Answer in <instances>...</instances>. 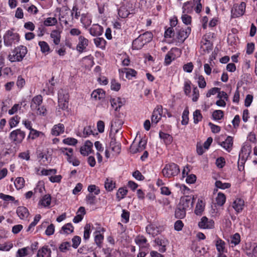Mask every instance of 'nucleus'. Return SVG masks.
<instances>
[{"instance_id": "60", "label": "nucleus", "mask_w": 257, "mask_h": 257, "mask_svg": "<svg viewBox=\"0 0 257 257\" xmlns=\"http://www.w3.org/2000/svg\"><path fill=\"white\" fill-rule=\"evenodd\" d=\"M130 213L126 210L122 209L121 217L122 221L125 223L128 222L130 220Z\"/></svg>"}, {"instance_id": "39", "label": "nucleus", "mask_w": 257, "mask_h": 257, "mask_svg": "<svg viewBox=\"0 0 257 257\" xmlns=\"http://www.w3.org/2000/svg\"><path fill=\"white\" fill-rule=\"evenodd\" d=\"M127 192L128 191L125 188L121 187L119 188L116 194V197L117 201H119L124 198Z\"/></svg>"}, {"instance_id": "37", "label": "nucleus", "mask_w": 257, "mask_h": 257, "mask_svg": "<svg viewBox=\"0 0 257 257\" xmlns=\"http://www.w3.org/2000/svg\"><path fill=\"white\" fill-rule=\"evenodd\" d=\"M69 94L66 90L61 89L58 92V100H69Z\"/></svg>"}, {"instance_id": "53", "label": "nucleus", "mask_w": 257, "mask_h": 257, "mask_svg": "<svg viewBox=\"0 0 257 257\" xmlns=\"http://www.w3.org/2000/svg\"><path fill=\"white\" fill-rule=\"evenodd\" d=\"M212 116L214 120H220L224 116V112L221 110H215L213 112Z\"/></svg>"}, {"instance_id": "49", "label": "nucleus", "mask_w": 257, "mask_h": 257, "mask_svg": "<svg viewBox=\"0 0 257 257\" xmlns=\"http://www.w3.org/2000/svg\"><path fill=\"white\" fill-rule=\"evenodd\" d=\"M203 116L200 110L196 109L193 112V122L195 124H197L202 119Z\"/></svg>"}, {"instance_id": "32", "label": "nucleus", "mask_w": 257, "mask_h": 257, "mask_svg": "<svg viewBox=\"0 0 257 257\" xmlns=\"http://www.w3.org/2000/svg\"><path fill=\"white\" fill-rule=\"evenodd\" d=\"M91 95L94 99L100 100L104 97L105 92L101 89H97L93 91Z\"/></svg>"}, {"instance_id": "57", "label": "nucleus", "mask_w": 257, "mask_h": 257, "mask_svg": "<svg viewBox=\"0 0 257 257\" xmlns=\"http://www.w3.org/2000/svg\"><path fill=\"white\" fill-rule=\"evenodd\" d=\"M91 233V225L90 224H86L84 227V231L83 234V238L84 240H87L90 237Z\"/></svg>"}, {"instance_id": "7", "label": "nucleus", "mask_w": 257, "mask_h": 257, "mask_svg": "<svg viewBox=\"0 0 257 257\" xmlns=\"http://www.w3.org/2000/svg\"><path fill=\"white\" fill-rule=\"evenodd\" d=\"M154 241L157 245L160 246L159 249L160 252L164 253L166 251V247L169 245V241L166 237L164 236L157 237L155 239Z\"/></svg>"}, {"instance_id": "3", "label": "nucleus", "mask_w": 257, "mask_h": 257, "mask_svg": "<svg viewBox=\"0 0 257 257\" xmlns=\"http://www.w3.org/2000/svg\"><path fill=\"white\" fill-rule=\"evenodd\" d=\"M20 40V36L17 33H13L10 30L7 31L4 36V44L6 46H11Z\"/></svg>"}, {"instance_id": "13", "label": "nucleus", "mask_w": 257, "mask_h": 257, "mask_svg": "<svg viewBox=\"0 0 257 257\" xmlns=\"http://www.w3.org/2000/svg\"><path fill=\"white\" fill-rule=\"evenodd\" d=\"M93 144L90 141L85 142V144L80 149V152L84 156H88L90 153L93 152Z\"/></svg>"}, {"instance_id": "52", "label": "nucleus", "mask_w": 257, "mask_h": 257, "mask_svg": "<svg viewBox=\"0 0 257 257\" xmlns=\"http://www.w3.org/2000/svg\"><path fill=\"white\" fill-rule=\"evenodd\" d=\"M38 44L43 53L50 52V47L47 42L45 41H39Z\"/></svg>"}, {"instance_id": "48", "label": "nucleus", "mask_w": 257, "mask_h": 257, "mask_svg": "<svg viewBox=\"0 0 257 257\" xmlns=\"http://www.w3.org/2000/svg\"><path fill=\"white\" fill-rule=\"evenodd\" d=\"M240 242V235L238 233H235L230 236V243L234 246L238 245Z\"/></svg>"}, {"instance_id": "10", "label": "nucleus", "mask_w": 257, "mask_h": 257, "mask_svg": "<svg viewBox=\"0 0 257 257\" xmlns=\"http://www.w3.org/2000/svg\"><path fill=\"white\" fill-rule=\"evenodd\" d=\"M198 226L200 228L212 229L214 227V222L212 219H209L206 216H203L199 222Z\"/></svg>"}, {"instance_id": "11", "label": "nucleus", "mask_w": 257, "mask_h": 257, "mask_svg": "<svg viewBox=\"0 0 257 257\" xmlns=\"http://www.w3.org/2000/svg\"><path fill=\"white\" fill-rule=\"evenodd\" d=\"M216 249L218 252L217 257L222 256V254L224 252H227V249L226 248V243L221 238L217 237V239L215 240V243Z\"/></svg>"}, {"instance_id": "9", "label": "nucleus", "mask_w": 257, "mask_h": 257, "mask_svg": "<svg viewBox=\"0 0 257 257\" xmlns=\"http://www.w3.org/2000/svg\"><path fill=\"white\" fill-rule=\"evenodd\" d=\"M163 114V106L158 105L154 109L151 117L152 123L157 124L161 119Z\"/></svg>"}, {"instance_id": "28", "label": "nucleus", "mask_w": 257, "mask_h": 257, "mask_svg": "<svg viewBox=\"0 0 257 257\" xmlns=\"http://www.w3.org/2000/svg\"><path fill=\"white\" fill-rule=\"evenodd\" d=\"M159 137L161 139L163 140L164 143L166 145L171 144L173 141V137L169 134L160 132Z\"/></svg>"}, {"instance_id": "58", "label": "nucleus", "mask_w": 257, "mask_h": 257, "mask_svg": "<svg viewBox=\"0 0 257 257\" xmlns=\"http://www.w3.org/2000/svg\"><path fill=\"white\" fill-rule=\"evenodd\" d=\"M87 190L89 193H92L94 192V195H98L100 192L99 187L96 186L95 185H89Z\"/></svg>"}, {"instance_id": "20", "label": "nucleus", "mask_w": 257, "mask_h": 257, "mask_svg": "<svg viewBox=\"0 0 257 257\" xmlns=\"http://www.w3.org/2000/svg\"><path fill=\"white\" fill-rule=\"evenodd\" d=\"M37 257H51V250L48 247V246L45 245L39 249L37 254Z\"/></svg>"}, {"instance_id": "46", "label": "nucleus", "mask_w": 257, "mask_h": 257, "mask_svg": "<svg viewBox=\"0 0 257 257\" xmlns=\"http://www.w3.org/2000/svg\"><path fill=\"white\" fill-rule=\"evenodd\" d=\"M202 44L201 46V48L203 49V51H209L212 49V45L210 41L205 39L201 42Z\"/></svg>"}, {"instance_id": "2", "label": "nucleus", "mask_w": 257, "mask_h": 257, "mask_svg": "<svg viewBox=\"0 0 257 257\" xmlns=\"http://www.w3.org/2000/svg\"><path fill=\"white\" fill-rule=\"evenodd\" d=\"M162 172L165 177L169 178L177 176L180 172V169L178 165L171 163L165 166Z\"/></svg>"}, {"instance_id": "12", "label": "nucleus", "mask_w": 257, "mask_h": 257, "mask_svg": "<svg viewBox=\"0 0 257 257\" xmlns=\"http://www.w3.org/2000/svg\"><path fill=\"white\" fill-rule=\"evenodd\" d=\"M135 242L140 248H148L149 244L146 237L143 235H138L135 238Z\"/></svg>"}, {"instance_id": "34", "label": "nucleus", "mask_w": 257, "mask_h": 257, "mask_svg": "<svg viewBox=\"0 0 257 257\" xmlns=\"http://www.w3.org/2000/svg\"><path fill=\"white\" fill-rule=\"evenodd\" d=\"M104 187L107 191L110 192L115 187V182L113 181L112 178H106Z\"/></svg>"}, {"instance_id": "54", "label": "nucleus", "mask_w": 257, "mask_h": 257, "mask_svg": "<svg viewBox=\"0 0 257 257\" xmlns=\"http://www.w3.org/2000/svg\"><path fill=\"white\" fill-rule=\"evenodd\" d=\"M216 188L221 189H225L229 188L231 187V184L229 183H222L221 181L217 180L215 183Z\"/></svg>"}, {"instance_id": "38", "label": "nucleus", "mask_w": 257, "mask_h": 257, "mask_svg": "<svg viewBox=\"0 0 257 257\" xmlns=\"http://www.w3.org/2000/svg\"><path fill=\"white\" fill-rule=\"evenodd\" d=\"M50 37L53 39V41L55 45H58L60 43L61 35L58 31H53L51 33Z\"/></svg>"}, {"instance_id": "26", "label": "nucleus", "mask_w": 257, "mask_h": 257, "mask_svg": "<svg viewBox=\"0 0 257 257\" xmlns=\"http://www.w3.org/2000/svg\"><path fill=\"white\" fill-rule=\"evenodd\" d=\"M119 73H125L126 78L131 79L133 77H135L137 74V72L131 68H124V69L119 70Z\"/></svg>"}, {"instance_id": "42", "label": "nucleus", "mask_w": 257, "mask_h": 257, "mask_svg": "<svg viewBox=\"0 0 257 257\" xmlns=\"http://www.w3.org/2000/svg\"><path fill=\"white\" fill-rule=\"evenodd\" d=\"M110 102L112 107H113L116 111H117L118 108H119L122 106L120 98L119 97L116 98H111L110 100Z\"/></svg>"}, {"instance_id": "18", "label": "nucleus", "mask_w": 257, "mask_h": 257, "mask_svg": "<svg viewBox=\"0 0 257 257\" xmlns=\"http://www.w3.org/2000/svg\"><path fill=\"white\" fill-rule=\"evenodd\" d=\"M103 32V28L98 24H93L89 29L90 35L93 36H99Z\"/></svg>"}, {"instance_id": "16", "label": "nucleus", "mask_w": 257, "mask_h": 257, "mask_svg": "<svg viewBox=\"0 0 257 257\" xmlns=\"http://www.w3.org/2000/svg\"><path fill=\"white\" fill-rule=\"evenodd\" d=\"M244 201L242 199L240 198H237L235 199L233 201L232 205V207L237 213L242 211L244 208Z\"/></svg>"}, {"instance_id": "4", "label": "nucleus", "mask_w": 257, "mask_h": 257, "mask_svg": "<svg viewBox=\"0 0 257 257\" xmlns=\"http://www.w3.org/2000/svg\"><path fill=\"white\" fill-rule=\"evenodd\" d=\"M246 4L241 2L240 4H235L233 5L231 10V17L236 18L242 16L245 11Z\"/></svg>"}, {"instance_id": "33", "label": "nucleus", "mask_w": 257, "mask_h": 257, "mask_svg": "<svg viewBox=\"0 0 257 257\" xmlns=\"http://www.w3.org/2000/svg\"><path fill=\"white\" fill-rule=\"evenodd\" d=\"M93 41L97 47L102 50L105 48L106 41L103 38L97 37L93 39Z\"/></svg>"}, {"instance_id": "56", "label": "nucleus", "mask_w": 257, "mask_h": 257, "mask_svg": "<svg viewBox=\"0 0 257 257\" xmlns=\"http://www.w3.org/2000/svg\"><path fill=\"white\" fill-rule=\"evenodd\" d=\"M62 142L65 145L69 146H75L77 144L78 141L73 138H67L63 139Z\"/></svg>"}, {"instance_id": "64", "label": "nucleus", "mask_w": 257, "mask_h": 257, "mask_svg": "<svg viewBox=\"0 0 257 257\" xmlns=\"http://www.w3.org/2000/svg\"><path fill=\"white\" fill-rule=\"evenodd\" d=\"M81 22L85 28H87L90 25L91 20L89 17L85 16L84 15H82L81 18Z\"/></svg>"}, {"instance_id": "59", "label": "nucleus", "mask_w": 257, "mask_h": 257, "mask_svg": "<svg viewBox=\"0 0 257 257\" xmlns=\"http://www.w3.org/2000/svg\"><path fill=\"white\" fill-rule=\"evenodd\" d=\"M57 23V20L55 18L49 17L44 22V25L46 26H54Z\"/></svg>"}, {"instance_id": "43", "label": "nucleus", "mask_w": 257, "mask_h": 257, "mask_svg": "<svg viewBox=\"0 0 257 257\" xmlns=\"http://www.w3.org/2000/svg\"><path fill=\"white\" fill-rule=\"evenodd\" d=\"M51 202V197L50 194H46L40 201V203L44 207L49 206Z\"/></svg>"}, {"instance_id": "62", "label": "nucleus", "mask_w": 257, "mask_h": 257, "mask_svg": "<svg viewBox=\"0 0 257 257\" xmlns=\"http://www.w3.org/2000/svg\"><path fill=\"white\" fill-rule=\"evenodd\" d=\"M20 117L18 115H15L12 117L9 121V124L11 128L16 126L19 122Z\"/></svg>"}, {"instance_id": "30", "label": "nucleus", "mask_w": 257, "mask_h": 257, "mask_svg": "<svg viewBox=\"0 0 257 257\" xmlns=\"http://www.w3.org/2000/svg\"><path fill=\"white\" fill-rule=\"evenodd\" d=\"M186 214V210L178 205L175 212V217L179 219L184 218Z\"/></svg>"}, {"instance_id": "17", "label": "nucleus", "mask_w": 257, "mask_h": 257, "mask_svg": "<svg viewBox=\"0 0 257 257\" xmlns=\"http://www.w3.org/2000/svg\"><path fill=\"white\" fill-rule=\"evenodd\" d=\"M79 42L76 46V50L79 52L82 53L86 49L88 45V40L84 37L80 36L79 37Z\"/></svg>"}, {"instance_id": "63", "label": "nucleus", "mask_w": 257, "mask_h": 257, "mask_svg": "<svg viewBox=\"0 0 257 257\" xmlns=\"http://www.w3.org/2000/svg\"><path fill=\"white\" fill-rule=\"evenodd\" d=\"M71 244L69 242L66 241L62 242L59 246V248L61 252H65L70 249Z\"/></svg>"}, {"instance_id": "29", "label": "nucleus", "mask_w": 257, "mask_h": 257, "mask_svg": "<svg viewBox=\"0 0 257 257\" xmlns=\"http://www.w3.org/2000/svg\"><path fill=\"white\" fill-rule=\"evenodd\" d=\"M194 4L191 1L187 2L184 3L182 9L183 14H190L193 12V8Z\"/></svg>"}, {"instance_id": "1", "label": "nucleus", "mask_w": 257, "mask_h": 257, "mask_svg": "<svg viewBox=\"0 0 257 257\" xmlns=\"http://www.w3.org/2000/svg\"><path fill=\"white\" fill-rule=\"evenodd\" d=\"M27 51L26 47L21 45L15 48L12 52L13 54H10L8 59L12 62L21 61L26 55Z\"/></svg>"}, {"instance_id": "15", "label": "nucleus", "mask_w": 257, "mask_h": 257, "mask_svg": "<svg viewBox=\"0 0 257 257\" xmlns=\"http://www.w3.org/2000/svg\"><path fill=\"white\" fill-rule=\"evenodd\" d=\"M43 102V97L40 94L35 96L31 102L30 107L33 111H35L37 107L41 106Z\"/></svg>"}, {"instance_id": "51", "label": "nucleus", "mask_w": 257, "mask_h": 257, "mask_svg": "<svg viewBox=\"0 0 257 257\" xmlns=\"http://www.w3.org/2000/svg\"><path fill=\"white\" fill-rule=\"evenodd\" d=\"M16 188L18 190L23 188L24 186L25 180L23 177H17L14 182Z\"/></svg>"}, {"instance_id": "36", "label": "nucleus", "mask_w": 257, "mask_h": 257, "mask_svg": "<svg viewBox=\"0 0 257 257\" xmlns=\"http://www.w3.org/2000/svg\"><path fill=\"white\" fill-rule=\"evenodd\" d=\"M204 209V205L201 200H198L196 205L195 209L194 211L195 213L197 215L202 214Z\"/></svg>"}, {"instance_id": "27", "label": "nucleus", "mask_w": 257, "mask_h": 257, "mask_svg": "<svg viewBox=\"0 0 257 257\" xmlns=\"http://www.w3.org/2000/svg\"><path fill=\"white\" fill-rule=\"evenodd\" d=\"M139 37L141 39L142 41H143L146 45L152 41L153 35L151 32H146L140 35Z\"/></svg>"}, {"instance_id": "31", "label": "nucleus", "mask_w": 257, "mask_h": 257, "mask_svg": "<svg viewBox=\"0 0 257 257\" xmlns=\"http://www.w3.org/2000/svg\"><path fill=\"white\" fill-rule=\"evenodd\" d=\"M145 45V44L143 41H142L141 39L139 36L133 41L132 49L137 50H141Z\"/></svg>"}, {"instance_id": "35", "label": "nucleus", "mask_w": 257, "mask_h": 257, "mask_svg": "<svg viewBox=\"0 0 257 257\" xmlns=\"http://www.w3.org/2000/svg\"><path fill=\"white\" fill-rule=\"evenodd\" d=\"M74 231V227L71 223H68L63 225L61 230L60 231V233L70 234Z\"/></svg>"}, {"instance_id": "21", "label": "nucleus", "mask_w": 257, "mask_h": 257, "mask_svg": "<svg viewBox=\"0 0 257 257\" xmlns=\"http://www.w3.org/2000/svg\"><path fill=\"white\" fill-rule=\"evenodd\" d=\"M110 147L111 150L116 154H119L120 153L121 150V145L119 143L116 142V139L114 137L111 138L110 142Z\"/></svg>"}, {"instance_id": "23", "label": "nucleus", "mask_w": 257, "mask_h": 257, "mask_svg": "<svg viewBox=\"0 0 257 257\" xmlns=\"http://www.w3.org/2000/svg\"><path fill=\"white\" fill-rule=\"evenodd\" d=\"M220 145L228 152H230L233 145V138L228 136L225 140L222 142Z\"/></svg>"}, {"instance_id": "44", "label": "nucleus", "mask_w": 257, "mask_h": 257, "mask_svg": "<svg viewBox=\"0 0 257 257\" xmlns=\"http://www.w3.org/2000/svg\"><path fill=\"white\" fill-rule=\"evenodd\" d=\"M85 201L87 204L94 205L96 203V197L92 193H89L86 196Z\"/></svg>"}, {"instance_id": "25", "label": "nucleus", "mask_w": 257, "mask_h": 257, "mask_svg": "<svg viewBox=\"0 0 257 257\" xmlns=\"http://www.w3.org/2000/svg\"><path fill=\"white\" fill-rule=\"evenodd\" d=\"M59 152L67 156V161H70V157L73 154V149L71 148L61 147L59 148Z\"/></svg>"}, {"instance_id": "55", "label": "nucleus", "mask_w": 257, "mask_h": 257, "mask_svg": "<svg viewBox=\"0 0 257 257\" xmlns=\"http://www.w3.org/2000/svg\"><path fill=\"white\" fill-rule=\"evenodd\" d=\"M42 133L41 132L38 131L34 128L31 130L30 133L27 137V140L29 139L34 140L39 137L40 134Z\"/></svg>"}, {"instance_id": "14", "label": "nucleus", "mask_w": 257, "mask_h": 257, "mask_svg": "<svg viewBox=\"0 0 257 257\" xmlns=\"http://www.w3.org/2000/svg\"><path fill=\"white\" fill-rule=\"evenodd\" d=\"M146 230L148 234L152 235L153 237H155L161 233L160 227L154 224L148 225L146 227Z\"/></svg>"}, {"instance_id": "45", "label": "nucleus", "mask_w": 257, "mask_h": 257, "mask_svg": "<svg viewBox=\"0 0 257 257\" xmlns=\"http://www.w3.org/2000/svg\"><path fill=\"white\" fill-rule=\"evenodd\" d=\"M98 231H95L96 234L94 237L95 242L99 248L102 247V242L104 239V236L102 234L98 233Z\"/></svg>"}, {"instance_id": "50", "label": "nucleus", "mask_w": 257, "mask_h": 257, "mask_svg": "<svg viewBox=\"0 0 257 257\" xmlns=\"http://www.w3.org/2000/svg\"><path fill=\"white\" fill-rule=\"evenodd\" d=\"M195 79H197L198 86L201 88H204L206 86V82L204 77L201 75H196Z\"/></svg>"}, {"instance_id": "19", "label": "nucleus", "mask_w": 257, "mask_h": 257, "mask_svg": "<svg viewBox=\"0 0 257 257\" xmlns=\"http://www.w3.org/2000/svg\"><path fill=\"white\" fill-rule=\"evenodd\" d=\"M65 131L64 125L62 123H58L53 126L51 130V134L54 136H59L63 134Z\"/></svg>"}, {"instance_id": "41", "label": "nucleus", "mask_w": 257, "mask_h": 257, "mask_svg": "<svg viewBox=\"0 0 257 257\" xmlns=\"http://www.w3.org/2000/svg\"><path fill=\"white\" fill-rule=\"evenodd\" d=\"M226 201V197L224 194L219 192L216 198V204L218 206H222Z\"/></svg>"}, {"instance_id": "8", "label": "nucleus", "mask_w": 257, "mask_h": 257, "mask_svg": "<svg viewBox=\"0 0 257 257\" xmlns=\"http://www.w3.org/2000/svg\"><path fill=\"white\" fill-rule=\"evenodd\" d=\"M177 39L179 42L183 43L184 41L188 37L191 33V29L189 27L185 29L177 28Z\"/></svg>"}, {"instance_id": "61", "label": "nucleus", "mask_w": 257, "mask_h": 257, "mask_svg": "<svg viewBox=\"0 0 257 257\" xmlns=\"http://www.w3.org/2000/svg\"><path fill=\"white\" fill-rule=\"evenodd\" d=\"M191 82L189 80L185 81L184 82V93L186 95H189L191 92Z\"/></svg>"}, {"instance_id": "47", "label": "nucleus", "mask_w": 257, "mask_h": 257, "mask_svg": "<svg viewBox=\"0 0 257 257\" xmlns=\"http://www.w3.org/2000/svg\"><path fill=\"white\" fill-rule=\"evenodd\" d=\"M189 109L188 107H186L182 113V120L181 121V123L183 125H187L189 121Z\"/></svg>"}, {"instance_id": "6", "label": "nucleus", "mask_w": 257, "mask_h": 257, "mask_svg": "<svg viewBox=\"0 0 257 257\" xmlns=\"http://www.w3.org/2000/svg\"><path fill=\"white\" fill-rule=\"evenodd\" d=\"M196 198V197L195 198L193 195L185 196L183 197H181L178 205L186 210L188 208L191 209L193 206L194 202Z\"/></svg>"}, {"instance_id": "5", "label": "nucleus", "mask_w": 257, "mask_h": 257, "mask_svg": "<svg viewBox=\"0 0 257 257\" xmlns=\"http://www.w3.org/2000/svg\"><path fill=\"white\" fill-rule=\"evenodd\" d=\"M26 134L25 132L21 129H17L12 131L10 134V139L16 144H20L22 142L25 138Z\"/></svg>"}, {"instance_id": "22", "label": "nucleus", "mask_w": 257, "mask_h": 257, "mask_svg": "<svg viewBox=\"0 0 257 257\" xmlns=\"http://www.w3.org/2000/svg\"><path fill=\"white\" fill-rule=\"evenodd\" d=\"M17 213L21 219L27 218L29 214L28 209L24 206L18 207L17 209Z\"/></svg>"}, {"instance_id": "40", "label": "nucleus", "mask_w": 257, "mask_h": 257, "mask_svg": "<svg viewBox=\"0 0 257 257\" xmlns=\"http://www.w3.org/2000/svg\"><path fill=\"white\" fill-rule=\"evenodd\" d=\"M127 6L121 7L118 10V15L121 18H124L128 17V16L131 14V11H132L133 10H130L126 9Z\"/></svg>"}, {"instance_id": "24", "label": "nucleus", "mask_w": 257, "mask_h": 257, "mask_svg": "<svg viewBox=\"0 0 257 257\" xmlns=\"http://www.w3.org/2000/svg\"><path fill=\"white\" fill-rule=\"evenodd\" d=\"M178 48H172L170 51H169L167 54L165 56V63L166 65H168L171 64L173 60H174L175 58V55L173 53V50H178Z\"/></svg>"}]
</instances>
